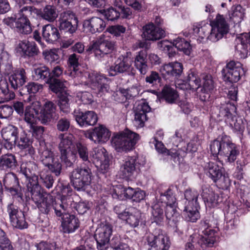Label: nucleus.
I'll return each instance as SVG.
<instances>
[{"instance_id": "33", "label": "nucleus", "mask_w": 250, "mask_h": 250, "mask_svg": "<svg viewBox=\"0 0 250 250\" xmlns=\"http://www.w3.org/2000/svg\"><path fill=\"white\" fill-rule=\"evenodd\" d=\"M42 34L44 39L49 43H53L57 41L60 37L57 27L53 24H48L42 27Z\"/></svg>"}, {"instance_id": "48", "label": "nucleus", "mask_w": 250, "mask_h": 250, "mask_svg": "<svg viewBox=\"0 0 250 250\" xmlns=\"http://www.w3.org/2000/svg\"><path fill=\"white\" fill-rule=\"evenodd\" d=\"M68 65L67 75L72 78H76L78 75V58L75 54H72L69 56Z\"/></svg>"}, {"instance_id": "12", "label": "nucleus", "mask_w": 250, "mask_h": 250, "mask_svg": "<svg viewBox=\"0 0 250 250\" xmlns=\"http://www.w3.org/2000/svg\"><path fill=\"white\" fill-rule=\"evenodd\" d=\"M4 24L14 28L22 34L27 35L32 31L30 21L27 18L15 15L14 17H8L3 19Z\"/></svg>"}, {"instance_id": "62", "label": "nucleus", "mask_w": 250, "mask_h": 250, "mask_svg": "<svg viewBox=\"0 0 250 250\" xmlns=\"http://www.w3.org/2000/svg\"><path fill=\"white\" fill-rule=\"evenodd\" d=\"M39 175L40 179L42 181L46 188H50L52 187L54 180L52 176L46 170H43L41 171Z\"/></svg>"}, {"instance_id": "26", "label": "nucleus", "mask_w": 250, "mask_h": 250, "mask_svg": "<svg viewBox=\"0 0 250 250\" xmlns=\"http://www.w3.org/2000/svg\"><path fill=\"white\" fill-rule=\"evenodd\" d=\"M143 36L146 40L156 41L164 37L165 31L151 22L143 27Z\"/></svg>"}, {"instance_id": "64", "label": "nucleus", "mask_w": 250, "mask_h": 250, "mask_svg": "<svg viewBox=\"0 0 250 250\" xmlns=\"http://www.w3.org/2000/svg\"><path fill=\"white\" fill-rule=\"evenodd\" d=\"M0 248L1 250H13L9 240L5 237V232L0 229Z\"/></svg>"}, {"instance_id": "23", "label": "nucleus", "mask_w": 250, "mask_h": 250, "mask_svg": "<svg viewBox=\"0 0 250 250\" xmlns=\"http://www.w3.org/2000/svg\"><path fill=\"white\" fill-rule=\"evenodd\" d=\"M91 156L97 167L105 171L108 169L109 159L105 148L102 146L94 148L91 152Z\"/></svg>"}, {"instance_id": "51", "label": "nucleus", "mask_w": 250, "mask_h": 250, "mask_svg": "<svg viewBox=\"0 0 250 250\" xmlns=\"http://www.w3.org/2000/svg\"><path fill=\"white\" fill-rule=\"evenodd\" d=\"M40 114L36 113L35 110L26 107L24 113V120L29 127L36 124L37 121L39 120Z\"/></svg>"}, {"instance_id": "46", "label": "nucleus", "mask_w": 250, "mask_h": 250, "mask_svg": "<svg viewBox=\"0 0 250 250\" xmlns=\"http://www.w3.org/2000/svg\"><path fill=\"white\" fill-rule=\"evenodd\" d=\"M165 204V206L167 204H172L176 203L175 192L173 188L169 187L165 192L160 194V198L156 200Z\"/></svg>"}, {"instance_id": "24", "label": "nucleus", "mask_w": 250, "mask_h": 250, "mask_svg": "<svg viewBox=\"0 0 250 250\" xmlns=\"http://www.w3.org/2000/svg\"><path fill=\"white\" fill-rule=\"evenodd\" d=\"M105 22L102 19L98 17H93L85 20L83 24V29L86 33H95L102 32L105 27Z\"/></svg>"}, {"instance_id": "29", "label": "nucleus", "mask_w": 250, "mask_h": 250, "mask_svg": "<svg viewBox=\"0 0 250 250\" xmlns=\"http://www.w3.org/2000/svg\"><path fill=\"white\" fill-rule=\"evenodd\" d=\"M56 106L52 102H46L43 109L41 110L39 120L42 124H45L56 117Z\"/></svg>"}, {"instance_id": "63", "label": "nucleus", "mask_w": 250, "mask_h": 250, "mask_svg": "<svg viewBox=\"0 0 250 250\" xmlns=\"http://www.w3.org/2000/svg\"><path fill=\"white\" fill-rule=\"evenodd\" d=\"M102 14L108 21H114L118 19L121 15L119 11L112 7L104 9Z\"/></svg>"}, {"instance_id": "30", "label": "nucleus", "mask_w": 250, "mask_h": 250, "mask_svg": "<svg viewBox=\"0 0 250 250\" xmlns=\"http://www.w3.org/2000/svg\"><path fill=\"white\" fill-rule=\"evenodd\" d=\"M186 41L185 39L179 37L173 40V42L163 40L159 42V46L167 53L169 58H171L176 53L175 48H176L178 49V44L182 46L183 44V43Z\"/></svg>"}, {"instance_id": "6", "label": "nucleus", "mask_w": 250, "mask_h": 250, "mask_svg": "<svg viewBox=\"0 0 250 250\" xmlns=\"http://www.w3.org/2000/svg\"><path fill=\"white\" fill-rule=\"evenodd\" d=\"M66 200L65 196H62L60 200L55 201L53 206L57 216H61L62 215V231L64 233H69L74 232L78 226L75 216L65 213L68 207V204L65 202Z\"/></svg>"}, {"instance_id": "15", "label": "nucleus", "mask_w": 250, "mask_h": 250, "mask_svg": "<svg viewBox=\"0 0 250 250\" xmlns=\"http://www.w3.org/2000/svg\"><path fill=\"white\" fill-rule=\"evenodd\" d=\"M95 235L97 248L99 250H105L108 246L110 238L112 234L113 226L109 223H102Z\"/></svg>"}, {"instance_id": "53", "label": "nucleus", "mask_w": 250, "mask_h": 250, "mask_svg": "<svg viewBox=\"0 0 250 250\" xmlns=\"http://www.w3.org/2000/svg\"><path fill=\"white\" fill-rule=\"evenodd\" d=\"M0 92L2 94L3 102L9 101L15 96L14 92L9 90L8 83L5 79L0 80Z\"/></svg>"}, {"instance_id": "49", "label": "nucleus", "mask_w": 250, "mask_h": 250, "mask_svg": "<svg viewBox=\"0 0 250 250\" xmlns=\"http://www.w3.org/2000/svg\"><path fill=\"white\" fill-rule=\"evenodd\" d=\"M162 96L168 103H173L178 97L177 91L168 85H166L162 90Z\"/></svg>"}, {"instance_id": "7", "label": "nucleus", "mask_w": 250, "mask_h": 250, "mask_svg": "<svg viewBox=\"0 0 250 250\" xmlns=\"http://www.w3.org/2000/svg\"><path fill=\"white\" fill-rule=\"evenodd\" d=\"M210 23L211 29L208 41L217 42L229 33V25L223 15L218 14L215 19L210 21Z\"/></svg>"}, {"instance_id": "13", "label": "nucleus", "mask_w": 250, "mask_h": 250, "mask_svg": "<svg viewBox=\"0 0 250 250\" xmlns=\"http://www.w3.org/2000/svg\"><path fill=\"white\" fill-rule=\"evenodd\" d=\"M147 242L150 247L149 250H168L170 245L169 237L162 230H159L158 234H149Z\"/></svg>"}, {"instance_id": "32", "label": "nucleus", "mask_w": 250, "mask_h": 250, "mask_svg": "<svg viewBox=\"0 0 250 250\" xmlns=\"http://www.w3.org/2000/svg\"><path fill=\"white\" fill-rule=\"evenodd\" d=\"M165 204L160 203V201H155L152 206L151 219L152 222L155 223L158 225H160L164 219V208H165Z\"/></svg>"}, {"instance_id": "37", "label": "nucleus", "mask_w": 250, "mask_h": 250, "mask_svg": "<svg viewBox=\"0 0 250 250\" xmlns=\"http://www.w3.org/2000/svg\"><path fill=\"white\" fill-rule=\"evenodd\" d=\"M211 27L210 23H208L205 21L197 23L193 26V31L194 34H196L199 38L202 39L206 38L208 40V37L210 35Z\"/></svg>"}, {"instance_id": "16", "label": "nucleus", "mask_w": 250, "mask_h": 250, "mask_svg": "<svg viewBox=\"0 0 250 250\" xmlns=\"http://www.w3.org/2000/svg\"><path fill=\"white\" fill-rule=\"evenodd\" d=\"M135 70L132 66V60L127 57H120L114 65L108 69L109 75L114 76L119 73H126L128 75H134Z\"/></svg>"}, {"instance_id": "59", "label": "nucleus", "mask_w": 250, "mask_h": 250, "mask_svg": "<svg viewBox=\"0 0 250 250\" xmlns=\"http://www.w3.org/2000/svg\"><path fill=\"white\" fill-rule=\"evenodd\" d=\"M141 217V213L139 211H136L134 214H129L127 212V216L125 217L124 220H125L131 227L135 228L139 225Z\"/></svg>"}, {"instance_id": "35", "label": "nucleus", "mask_w": 250, "mask_h": 250, "mask_svg": "<svg viewBox=\"0 0 250 250\" xmlns=\"http://www.w3.org/2000/svg\"><path fill=\"white\" fill-rule=\"evenodd\" d=\"M147 53L146 51H139L134 58V65L141 74L145 75L148 71Z\"/></svg>"}, {"instance_id": "28", "label": "nucleus", "mask_w": 250, "mask_h": 250, "mask_svg": "<svg viewBox=\"0 0 250 250\" xmlns=\"http://www.w3.org/2000/svg\"><path fill=\"white\" fill-rule=\"evenodd\" d=\"M73 16V13L70 11L64 12L61 14L59 20V28L62 33L71 34L76 31L77 27L68 21L69 18Z\"/></svg>"}, {"instance_id": "21", "label": "nucleus", "mask_w": 250, "mask_h": 250, "mask_svg": "<svg viewBox=\"0 0 250 250\" xmlns=\"http://www.w3.org/2000/svg\"><path fill=\"white\" fill-rule=\"evenodd\" d=\"M140 169L136 167L135 159L129 157L125 158L120 169V176L126 180L135 179L139 173Z\"/></svg>"}, {"instance_id": "55", "label": "nucleus", "mask_w": 250, "mask_h": 250, "mask_svg": "<svg viewBox=\"0 0 250 250\" xmlns=\"http://www.w3.org/2000/svg\"><path fill=\"white\" fill-rule=\"evenodd\" d=\"M38 13V10L31 6H24L20 8L16 15L24 18L34 17Z\"/></svg>"}, {"instance_id": "61", "label": "nucleus", "mask_w": 250, "mask_h": 250, "mask_svg": "<svg viewBox=\"0 0 250 250\" xmlns=\"http://www.w3.org/2000/svg\"><path fill=\"white\" fill-rule=\"evenodd\" d=\"M63 72V68L62 67L59 65H57L54 67L52 70L51 72H49V82H48V83L51 84V83H54L55 81L57 80L61 83H64L66 86V81L62 82L60 81V80L55 79V78L60 77L62 74ZM50 85H49V86Z\"/></svg>"}, {"instance_id": "11", "label": "nucleus", "mask_w": 250, "mask_h": 250, "mask_svg": "<svg viewBox=\"0 0 250 250\" xmlns=\"http://www.w3.org/2000/svg\"><path fill=\"white\" fill-rule=\"evenodd\" d=\"M172 141L173 145L178 149H173L169 154L172 157L175 158L176 157H184L188 152H194L197 150V146L194 141H190L188 144L183 142L181 135L177 131L172 137Z\"/></svg>"}, {"instance_id": "39", "label": "nucleus", "mask_w": 250, "mask_h": 250, "mask_svg": "<svg viewBox=\"0 0 250 250\" xmlns=\"http://www.w3.org/2000/svg\"><path fill=\"white\" fill-rule=\"evenodd\" d=\"M91 170L89 166L81 168L79 170V175L81 181H79V190H85L89 186L91 182Z\"/></svg>"}, {"instance_id": "19", "label": "nucleus", "mask_w": 250, "mask_h": 250, "mask_svg": "<svg viewBox=\"0 0 250 250\" xmlns=\"http://www.w3.org/2000/svg\"><path fill=\"white\" fill-rule=\"evenodd\" d=\"M183 69L182 63L175 62L163 65L160 69V72L165 79L172 81L181 75Z\"/></svg>"}, {"instance_id": "40", "label": "nucleus", "mask_w": 250, "mask_h": 250, "mask_svg": "<svg viewBox=\"0 0 250 250\" xmlns=\"http://www.w3.org/2000/svg\"><path fill=\"white\" fill-rule=\"evenodd\" d=\"M17 165L15 156L12 153H7L0 157V167L2 169H13Z\"/></svg>"}, {"instance_id": "57", "label": "nucleus", "mask_w": 250, "mask_h": 250, "mask_svg": "<svg viewBox=\"0 0 250 250\" xmlns=\"http://www.w3.org/2000/svg\"><path fill=\"white\" fill-rule=\"evenodd\" d=\"M227 123H229L236 131L242 132L245 129V123L243 119L240 117H236L235 115H233Z\"/></svg>"}, {"instance_id": "60", "label": "nucleus", "mask_w": 250, "mask_h": 250, "mask_svg": "<svg viewBox=\"0 0 250 250\" xmlns=\"http://www.w3.org/2000/svg\"><path fill=\"white\" fill-rule=\"evenodd\" d=\"M233 12L230 18L234 23H239L243 20L244 17V9L240 5H238L233 8Z\"/></svg>"}, {"instance_id": "20", "label": "nucleus", "mask_w": 250, "mask_h": 250, "mask_svg": "<svg viewBox=\"0 0 250 250\" xmlns=\"http://www.w3.org/2000/svg\"><path fill=\"white\" fill-rule=\"evenodd\" d=\"M58 138L60 140L59 148L61 153V159L67 166H70V162L67 161V153L74 146V137L71 134L61 133Z\"/></svg>"}, {"instance_id": "34", "label": "nucleus", "mask_w": 250, "mask_h": 250, "mask_svg": "<svg viewBox=\"0 0 250 250\" xmlns=\"http://www.w3.org/2000/svg\"><path fill=\"white\" fill-rule=\"evenodd\" d=\"M26 79V72L23 68L16 70L9 78L11 86L15 89L22 86L25 83Z\"/></svg>"}, {"instance_id": "4", "label": "nucleus", "mask_w": 250, "mask_h": 250, "mask_svg": "<svg viewBox=\"0 0 250 250\" xmlns=\"http://www.w3.org/2000/svg\"><path fill=\"white\" fill-rule=\"evenodd\" d=\"M80 78L81 79V84H89L90 87L101 96L107 92L109 89V79L101 73L85 72L83 75H79Z\"/></svg>"}, {"instance_id": "10", "label": "nucleus", "mask_w": 250, "mask_h": 250, "mask_svg": "<svg viewBox=\"0 0 250 250\" xmlns=\"http://www.w3.org/2000/svg\"><path fill=\"white\" fill-rule=\"evenodd\" d=\"M79 134L84 136L95 144H104L109 140L111 132L105 126L99 125L86 131L79 130Z\"/></svg>"}, {"instance_id": "47", "label": "nucleus", "mask_w": 250, "mask_h": 250, "mask_svg": "<svg viewBox=\"0 0 250 250\" xmlns=\"http://www.w3.org/2000/svg\"><path fill=\"white\" fill-rule=\"evenodd\" d=\"M18 133L17 127L12 125H9L4 127L1 131V136L5 141L13 140L15 142Z\"/></svg>"}, {"instance_id": "5", "label": "nucleus", "mask_w": 250, "mask_h": 250, "mask_svg": "<svg viewBox=\"0 0 250 250\" xmlns=\"http://www.w3.org/2000/svg\"><path fill=\"white\" fill-rule=\"evenodd\" d=\"M139 135L128 129L113 136L111 140L112 146L118 152L132 150L139 140Z\"/></svg>"}, {"instance_id": "27", "label": "nucleus", "mask_w": 250, "mask_h": 250, "mask_svg": "<svg viewBox=\"0 0 250 250\" xmlns=\"http://www.w3.org/2000/svg\"><path fill=\"white\" fill-rule=\"evenodd\" d=\"M150 110V107L147 103L140 102L135 108V122L138 127H143L145 122L147 120L146 113Z\"/></svg>"}, {"instance_id": "41", "label": "nucleus", "mask_w": 250, "mask_h": 250, "mask_svg": "<svg viewBox=\"0 0 250 250\" xmlns=\"http://www.w3.org/2000/svg\"><path fill=\"white\" fill-rule=\"evenodd\" d=\"M202 85V87L200 90L204 95L203 96L201 95L200 96V99L203 101H205L209 98V93L214 88L213 83L211 76L207 75L204 77Z\"/></svg>"}, {"instance_id": "36", "label": "nucleus", "mask_w": 250, "mask_h": 250, "mask_svg": "<svg viewBox=\"0 0 250 250\" xmlns=\"http://www.w3.org/2000/svg\"><path fill=\"white\" fill-rule=\"evenodd\" d=\"M199 205H185L183 208V215L187 221L195 222L200 218Z\"/></svg>"}, {"instance_id": "44", "label": "nucleus", "mask_w": 250, "mask_h": 250, "mask_svg": "<svg viewBox=\"0 0 250 250\" xmlns=\"http://www.w3.org/2000/svg\"><path fill=\"white\" fill-rule=\"evenodd\" d=\"M187 82L190 89L197 90L199 88L201 87L202 82L201 79L195 70L191 69L189 71Z\"/></svg>"}, {"instance_id": "31", "label": "nucleus", "mask_w": 250, "mask_h": 250, "mask_svg": "<svg viewBox=\"0 0 250 250\" xmlns=\"http://www.w3.org/2000/svg\"><path fill=\"white\" fill-rule=\"evenodd\" d=\"M223 167L217 162H209L204 166V171L213 181H216L222 176Z\"/></svg>"}, {"instance_id": "50", "label": "nucleus", "mask_w": 250, "mask_h": 250, "mask_svg": "<svg viewBox=\"0 0 250 250\" xmlns=\"http://www.w3.org/2000/svg\"><path fill=\"white\" fill-rule=\"evenodd\" d=\"M41 17L44 20L52 22L58 17V13L56 8L52 5H47L41 13Z\"/></svg>"}, {"instance_id": "38", "label": "nucleus", "mask_w": 250, "mask_h": 250, "mask_svg": "<svg viewBox=\"0 0 250 250\" xmlns=\"http://www.w3.org/2000/svg\"><path fill=\"white\" fill-rule=\"evenodd\" d=\"M135 191V189L132 188H125L119 186L114 189L112 196L113 198L119 200H123L125 197L132 199Z\"/></svg>"}, {"instance_id": "18", "label": "nucleus", "mask_w": 250, "mask_h": 250, "mask_svg": "<svg viewBox=\"0 0 250 250\" xmlns=\"http://www.w3.org/2000/svg\"><path fill=\"white\" fill-rule=\"evenodd\" d=\"M7 212L10 223L13 227L19 229H23L27 227L23 212L16 205L13 204H9L7 207Z\"/></svg>"}, {"instance_id": "14", "label": "nucleus", "mask_w": 250, "mask_h": 250, "mask_svg": "<svg viewBox=\"0 0 250 250\" xmlns=\"http://www.w3.org/2000/svg\"><path fill=\"white\" fill-rule=\"evenodd\" d=\"M66 86L63 83L56 80L51 83L50 89L52 91L58 94L59 98V105L63 112L67 113L69 111V101L71 96L65 90Z\"/></svg>"}, {"instance_id": "25", "label": "nucleus", "mask_w": 250, "mask_h": 250, "mask_svg": "<svg viewBox=\"0 0 250 250\" xmlns=\"http://www.w3.org/2000/svg\"><path fill=\"white\" fill-rule=\"evenodd\" d=\"M216 109L218 111V113L216 114V117L214 115L212 117L215 119L217 118L218 120L224 119L227 123L236 112V107L233 104L228 102L221 104L219 107H216Z\"/></svg>"}, {"instance_id": "56", "label": "nucleus", "mask_w": 250, "mask_h": 250, "mask_svg": "<svg viewBox=\"0 0 250 250\" xmlns=\"http://www.w3.org/2000/svg\"><path fill=\"white\" fill-rule=\"evenodd\" d=\"M199 193L196 190L191 189H187L185 192V198L186 199L185 205H199L198 197Z\"/></svg>"}, {"instance_id": "8", "label": "nucleus", "mask_w": 250, "mask_h": 250, "mask_svg": "<svg viewBox=\"0 0 250 250\" xmlns=\"http://www.w3.org/2000/svg\"><path fill=\"white\" fill-rule=\"evenodd\" d=\"M114 42L105 39V36L102 35L97 40L93 41L86 50L87 52L93 51L97 58H101L110 53L114 49Z\"/></svg>"}, {"instance_id": "3", "label": "nucleus", "mask_w": 250, "mask_h": 250, "mask_svg": "<svg viewBox=\"0 0 250 250\" xmlns=\"http://www.w3.org/2000/svg\"><path fill=\"white\" fill-rule=\"evenodd\" d=\"M210 149L213 155H219L225 162L232 164L239 155V147L232 143L229 137L226 135L218 137L210 145Z\"/></svg>"}, {"instance_id": "42", "label": "nucleus", "mask_w": 250, "mask_h": 250, "mask_svg": "<svg viewBox=\"0 0 250 250\" xmlns=\"http://www.w3.org/2000/svg\"><path fill=\"white\" fill-rule=\"evenodd\" d=\"M79 126H87L93 125L98 121V117L96 113L92 111H88L84 113L79 114Z\"/></svg>"}, {"instance_id": "43", "label": "nucleus", "mask_w": 250, "mask_h": 250, "mask_svg": "<svg viewBox=\"0 0 250 250\" xmlns=\"http://www.w3.org/2000/svg\"><path fill=\"white\" fill-rule=\"evenodd\" d=\"M202 197L206 204L210 207H215L222 201L218 194L209 189L203 191Z\"/></svg>"}, {"instance_id": "22", "label": "nucleus", "mask_w": 250, "mask_h": 250, "mask_svg": "<svg viewBox=\"0 0 250 250\" xmlns=\"http://www.w3.org/2000/svg\"><path fill=\"white\" fill-rule=\"evenodd\" d=\"M235 53L240 58H246L250 54V32L240 35L235 40Z\"/></svg>"}, {"instance_id": "1", "label": "nucleus", "mask_w": 250, "mask_h": 250, "mask_svg": "<svg viewBox=\"0 0 250 250\" xmlns=\"http://www.w3.org/2000/svg\"><path fill=\"white\" fill-rule=\"evenodd\" d=\"M37 168V165L34 162H23L21 165L20 170L28 178L27 188L31 194L32 199L42 212L48 213L51 208V204L47 200L48 197L50 198V196L38 183V177L35 174Z\"/></svg>"}, {"instance_id": "2", "label": "nucleus", "mask_w": 250, "mask_h": 250, "mask_svg": "<svg viewBox=\"0 0 250 250\" xmlns=\"http://www.w3.org/2000/svg\"><path fill=\"white\" fill-rule=\"evenodd\" d=\"M215 221L212 215L205 217L200 222L199 229L202 234H194L185 245L186 250H194L200 248L204 249L213 245L216 231L214 229Z\"/></svg>"}, {"instance_id": "54", "label": "nucleus", "mask_w": 250, "mask_h": 250, "mask_svg": "<svg viewBox=\"0 0 250 250\" xmlns=\"http://www.w3.org/2000/svg\"><path fill=\"white\" fill-rule=\"evenodd\" d=\"M42 55L45 60L50 64L59 62L60 57L58 50L56 49L45 50L42 52Z\"/></svg>"}, {"instance_id": "52", "label": "nucleus", "mask_w": 250, "mask_h": 250, "mask_svg": "<svg viewBox=\"0 0 250 250\" xmlns=\"http://www.w3.org/2000/svg\"><path fill=\"white\" fill-rule=\"evenodd\" d=\"M32 141L27 136V134L23 133L20 136V140L18 141V146L21 149H27L29 153L31 154L34 152V149L32 146Z\"/></svg>"}, {"instance_id": "17", "label": "nucleus", "mask_w": 250, "mask_h": 250, "mask_svg": "<svg viewBox=\"0 0 250 250\" xmlns=\"http://www.w3.org/2000/svg\"><path fill=\"white\" fill-rule=\"evenodd\" d=\"M224 80L230 83H236L244 74L242 64L239 62L233 61L228 62L225 68L222 70Z\"/></svg>"}, {"instance_id": "9", "label": "nucleus", "mask_w": 250, "mask_h": 250, "mask_svg": "<svg viewBox=\"0 0 250 250\" xmlns=\"http://www.w3.org/2000/svg\"><path fill=\"white\" fill-rule=\"evenodd\" d=\"M40 160L42 164L56 176H59L62 170V165L59 162L58 156L45 146L40 148Z\"/></svg>"}, {"instance_id": "45", "label": "nucleus", "mask_w": 250, "mask_h": 250, "mask_svg": "<svg viewBox=\"0 0 250 250\" xmlns=\"http://www.w3.org/2000/svg\"><path fill=\"white\" fill-rule=\"evenodd\" d=\"M165 216L169 221L176 224L180 219V214L177 210V203L167 204L165 207Z\"/></svg>"}, {"instance_id": "58", "label": "nucleus", "mask_w": 250, "mask_h": 250, "mask_svg": "<svg viewBox=\"0 0 250 250\" xmlns=\"http://www.w3.org/2000/svg\"><path fill=\"white\" fill-rule=\"evenodd\" d=\"M33 77L36 80H44L48 78V82H49V69L45 66H40L34 69Z\"/></svg>"}]
</instances>
